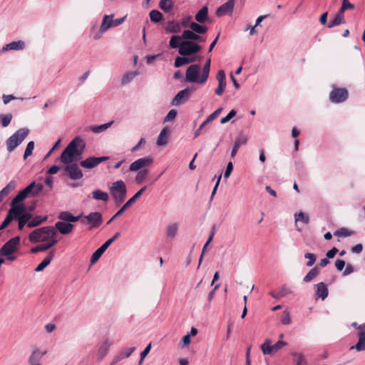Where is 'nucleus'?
I'll list each match as a JSON object with an SVG mask.
<instances>
[{
    "label": "nucleus",
    "instance_id": "nucleus-1",
    "mask_svg": "<svg viewBox=\"0 0 365 365\" xmlns=\"http://www.w3.org/2000/svg\"><path fill=\"white\" fill-rule=\"evenodd\" d=\"M57 231L52 226H46L36 229L30 233L29 240L32 243H36L51 239H56Z\"/></svg>",
    "mask_w": 365,
    "mask_h": 365
},
{
    "label": "nucleus",
    "instance_id": "nucleus-2",
    "mask_svg": "<svg viewBox=\"0 0 365 365\" xmlns=\"http://www.w3.org/2000/svg\"><path fill=\"white\" fill-rule=\"evenodd\" d=\"M109 191L116 205L122 204L126 197L127 187L122 180H117L111 184Z\"/></svg>",
    "mask_w": 365,
    "mask_h": 365
},
{
    "label": "nucleus",
    "instance_id": "nucleus-3",
    "mask_svg": "<svg viewBox=\"0 0 365 365\" xmlns=\"http://www.w3.org/2000/svg\"><path fill=\"white\" fill-rule=\"evenodd\" d=\"M21 243V238L19 236L14 237L9 240L0 249V255L6 257L8 260L14 261L16 259V256L12 255L16 252Z\"/></svg>",
    "mask_w": 365,
    "mask_h": 365
},
{
    "label": "nucleus",
    "instance_id": "nucleus-4",
    "mask_svg": "<svg viewBox=\"0 0 365 365\" xmlns=\"http://www.w3.org/2000/svg\"><path fill=\"white\" fill-rule=\"evenodd\" d=\"M29 130L27 128H22L17 130L12 135L6 140V148L9 153L15 150L29 135Z\"/></svg>",
    "mask_w": 365,
    "mask_h": 365
},
{
    "label": "nucleus",
    "instance_id": "nucleus-5",
    "mask_svg": "<svg viewBox=\"0 0 365 365\" xmlns=\"http://www.w3.org/2000/svg\"><path fill=\"white\" fill-rule=\"evenodd\" d=\"M23 200L21 198L18 199L17 195L12 200L11 208L9 210L8 214L12 217L13 220H16L27 212L26 205L21 202Z\"/></svg>",
    "mask_w": 365,
    "mask_h": 365
},
{
    "label": "nucleus",
    "instance_id": "nucleus-6",
    "mask_svg": "<svg viewBox=\"0 0 365 365\" xmlns=\"http://www.w3.org/2000/svg\"><path fill=\"white\" fill-rule=\"evenodd\" d=\"M43 189V186L41 183H36L35 181L30 183L24 189L21 190L16 195L18 199L21 198L25 200L29 196L36 197L37 196Z\"/></svg>",
    "mask_w": 365,
    "mask_h": 365
},
{
    "label": "nucleus",
    "instance_id": "nucleus-7",
    "mask_svg": "<svg viewBox=\"0 0 365 365\" xmlns=\"http://www.w3.org/2000/svg\"><path fill=\"white\" fill-rule=\"evenodd\" d=\"M349 92L345 88H337L333 86L332 91L329 93V101L334 103H341L347 100Z\"/></svg>",
    "mask_w": 365,
    "mask_h": 365
},
{
    "label": "nucleus",
    "instance_id": "nucleus-8",
    "mask_svg": "<svg viewBox=\"0 0 365 365\" xmlns=\"http://www.w3.org/2000/svg\"><path fill=\"white\" fill-rule=\"evenodd\" d=\"M201 47L190 41H184L180 43L178 52L181 56H187L198 53Z\"/></svg>",
    "mask_w": 365,
    "mask_h": 365
},
{
    "label": "nucleus",
    "instance_id": "nucleus-9",
    "mask_svg": "<svg viewBox=\"0 0 365 365\" xmlns=\"http://www.w3.org/2000/svg\"><path fill=\"white\" fill-rule=\"evenodd\" d=\"M85 147L86 143L83 138L80 136H76L66 147V149L75 156H78L82 154Z\"/></svg>",
    "mask_w": 365,
    "mask_h": 365
},
{
    "label": "nucleus",
    "instance_id": "nucleus-10",
    "mask_svg": "<svg viewBox=\"0 0 365 365\" xmlns=\"http://www.w3.org/2000/svg\"><path fill=\"white\" fill-rule=\"evenodd\" d=\"M146 190V186L141 187L132 197H130L121 208L108 221L110 224L114 219L121 215L129 207H130L138 199H139Z\"/></svg>",
    "mask_w": 365,
    "mask_h": 365
},
{
    "label": "nucleus",
    "instance_id": "nucleus-11",
    "mask_svg": "<svg viewBox=\"0 0 365 365\" xmlns=\"http://www.w3.org/2000/svg\"><path fill=\"white\" fill-rule=\"evenodd\" d=\"M153 163V158L150 155L138 158L130 165L129 171L135 172L143 169H147L146 167L150 166Z\"/></svg>",
    "mask_w": 365,
    "mask_h": 365
},
{
    "label": "nucleus",
    "instance_id": "nucleus-12",
    "mask_svg": "<svg viewBox=\"0 0 365 365\" xmlns=\"http://www.w3.org/2000/svg\"><path fill=\"white\" fill-rule=\"evenodd\" d=\"M287 343L283 341H278L274 344L271 345L269 340H266L262 345L261 349L264 354L273 355L281 348L286 346Z\"/></svg>",
    "mask_w": 365,
    "mask_h": 365
},
{
    "label": "nucleus",
    "instance_id": "nucleus-13",
    "mask_svg": "<svg viewBox=\"0 0 365 365\" xmlns=\"http://www.w3.org/2000/svg\"><path fill=\"white\" fill-rule=\"evenodd\" d=\"M195 91L194 88H186L179 91L172 100L173 106H179L182 103L187 101L190 95Z\"/></svg>",
    "mask_w": 365,
    "mask_h": 365
},
{
    "label": "nucleus",
    "instance_id": "nucleus-14",
    "mask_svg": "<svg viewBox=\"0 0 365 365\" xmlns=\"http://www.w3.org/2000/svg\"><path fill=\"white\" fill-rule=\"evenodd\" d=\"M109 159L108 156L103 157H89L82 161L80 162V165L81 167L86 169H92L100 163L107 160Z\"/></svg>",
    "mask_w": 365,
    "mask_h": 365
},
{
    "label": "nucleus",
    "instance_id": "nucleus-15",
    "mask_svg": "<svg viewBox=\"0 0 365 365\" xmlns=\"http://www.w3.org/2000/svg\"><path fill=\"white\" fill-rule=\"evenodd\" d=\"M86 223L89 225V229H93L100 226L103 222L102 215L99 212L89 213L84 217Z\"/></svg>",
    "mask_w": 365,
    "mask_h": 365
},
{
    "label": "nucleus",
    "instance_id": "nucleus-16",
    "mask_svg": "<svg viewBox=\"0 0 365 365\" xmlns=\"http://www.w3.org/2000/svg\"><path fill=\"white\" fill-rule=\"evenodd\" d=\"M200 69V67L197 64L190 66L186 71L185 81L189 83H199L200 79L198 78V75Z\"/></svg>",
    "mask_w": 365,
    "mask_h": 365
},
{
    "label": "nucleus",
    "instance_id": "nucleus-17",
    "mask_svg": "<svg viewBox=\"0 0 365 365\" xmlns=\"http://www.w3.org/2000/svg\"><path fill=\"white\" fill-rule=\"evenodd\" d=\"M358 332V342L350 347V349H356L357 351H365V324L359 325L357 327Z\"/></svg>",
    "mask_w": 365,
    "mask_h": 365
},
{
    "label": "nucleus",
    "instance_id": "nucleus-18",
    "mask_svg": "<svg viewBox=\"0 0 365 365\" xmlns=\"http://www.w3.org/2000/svg\"><path fill=\"white\" fill-rule=\"evenodd\" d=\"M235 3V0H228L227 1L222 4L216 10V16L218 17L222 16L224 15L231 16L234 10Z\"/></svg>",
    "mask_w": 365,
    "mask_h": 365
},
{
    "label": "nucleus",
    "instance_id": "nucleus-19",
    "mask_svg": "<svg viewBox=\"0 0 365 365\" xmlns=\"http://www.w3.org/2000/svg\"><path fill=\"white\" fill-rule=\"evenodd\" d=\"M64 171L72 180H79L83 176L82 171L79 169L77 164L76 163L65 166Z\"/></svg>",
    "mask_w": 365,
    "mask_h": 365
},
{
    "label": "nucleus",
    "instance_id": "nucleus-20",
    "mask_svg": "<svg viewBox=\"0 0 365 365\" xmlns=\"http://www.w3.org/2000/svg\"><path fill=\"white\" fill-rule=\"evenodd\" d=\"M46 354V351H41L38 348L34 349L29 359L30 365H41V360L43 356Z\"/></svg>",
    "mask_w": 365,
    "mask_h": 365
},
{
    "label": "nucleus",
    "instance_id": "nucleus-21",
    "mask_svg": "<svg viewBox=\"0 0 365 365\" xmlns=\"http://www.w3.org/2000/svg\"><path fill=\"white\" fill-rule=\"evenodd\" d=\"M54 228L62 235H68L72 232L73 229V225L71 223L58 221L55 224Z\"/></svg>",
    "mask_w": 365,
    "mask_h": 365
},
{
    "label": "nucleus",
    "instance_id": "nucleus-22",
    "mask_svg": "<svg viewBox=\"0 0 365 365\" xmlns=\"http://www.w3.org/2000/svg\"><path fill=\"white\" fill-rule=\"evenodd\" d=\"M110 241L105 242L99 248H98L92 255L91 258V264H94L96 262L101 255L104 253V252L108 249V247L110 245L109 244Z\"/></svg>",
    "mask_w": 365,
    "mask_h": 365
},
{
    "label": "nucleus",
    "instance_id": "nucleus-23",
    "mask_svg": "<svg viewBox=\"0 0 365 365\" xmlns=\"http://www.w3.org/2000/svg\"><path fill=\"white\" fill-rule=\"evenodd\" d=\"M113 344V341H111L109 339H106L103 341L101 345L100 346L98 351V356L99 360L103 359L107 353L108 352V350L110 347V346Z\"/></svg>",
    "mask_w": 365,
    "mask_h": 365
},
{
    "label": "nucleus",
    "instance_id": "nucleus-24",
    "mask_svg": "<svg viewBox=\"0 0 365 365\" xmlns=\"http://www.w3.org/2000/svg\"><path fill=\"white\" fill-rule=\"evenodd\" d=\"M57 242H58V240L56 239H51L46 244L39 245L36 247L31 248V252L32 253H37L39 252H45L46 250H49L53 245H55Z\"/></svg>",
    "mask_w": 365,
    "mask_h": 365
},
{
    "label": "nucleus",
    "instance_id": "nucleus-25",
    "mask_svg": "<svg viewBox=\"0 0 365 365\" xmlns=\"http://www.w3.org/2000/svg\"><path fill=\"white\" fill-rule=\"evenodd\" d=\"M55 255V251L51 250L48 255L43 259V260L39 263L35 268L36 272L43 271L52 261Z\"/></svg>",
    "mask_w": 365,
    "mask_h": 365
},
{
    "label": "nucleus",
    "instance_id": "nucleus-26",
    "mask_svg": "<svg viewBox=\"0 0 365 365\" xmlns=\"http://www.w3.org/2000/svg\"><path fill=\"white\" fill-rule=\"evenodd\" d=\"M316 295L322 300L325 299L329 294L327 286L324 282H319L315 285Z\"/></svg>",
    "mask_w": 365,
    "mask_h": 365
},
{
    "label": "nucleus",
    "instance_id": "nucleus-27",
    "mask_svg": "<svg viewBox=\"0 0 365 365\" xmlns=\"http://www.w3.org/2000/svg\"><path fill=\"white\" fill-rule=\"evenodd\" d=\"M82 215H80L78 216H73L71 213H70L68 211H63L59 213L58 215V219L64 222H75L79 220V219L81 217Z\"/></svg>",
    "mask_w": 365,
    "mask_h": 365
},
{
    "label": "nucleus",
    "instance_id": "nucleus-28",
    "mask_svg": "<svg viewBox=\"0 0 365 365\" xmlns=\"http://www.w3.org/2000/svg\"><path fill=\"white\" fill-rule=\"evenodd\" d=\"M75 157L76 156L74 155H73L71 153H70L68 150L65 148L60 156V160L61 163L66 165H68L70 164H72L73 161L75 159Z\"/></svg>",
    "mask_w": 365,
    "mask_h": 365
},
{
    "label": "nucleus",
    "instance_id": "nucleus-29",
    "mask_svg": "<svg viewBox=\"0 0 365 365\" xmlns=\"http://www.w3.org/2000/svg\"><path fill=\"white\" fill-rule=\"evenodd\" d=\"M208 18V8L207 6H203L202 9L199 10V11L195 14V20L202 24L207 21Z\"/></svg>",
    "mask_w": 365,
    "mask_h": 365
},
{
    "label": "nucleus",
    "instance_id": "nucleus-30",
    "mask_svg": "<svg viewBox=\"0 0 365 365\" xmlns=\"http://www.w3.org/2000/svg\"><path fill=\"white\" fill-rule=\"evenodd\" d=\"M247 142L246 137H239L236 139L234 147L231 151V158H234L237 153V151L241 145H245Z\"/></svg>",
    "mask_w": 365,
    "mask_h": 365
},
{
    "label": "nucleus",
    "instance_id": "nucleus-31",
    "mask_svg": "<svg viewBox=\"0 0 365 365\" xmlns=\"http://www.w3.org/2000/svg\"><path fill=\"white\" fill-rule=\"evenodd\" d=\"M210 64L211 60L210 58H208L203 66L202 76L199 81L200 83L203 84L207 81L210 73Z\"/></svg>",
    "mask_w": 365,
    "mask_h": 365
},
{
    "label": "nucleus",
    "instance_id": "nucleus-32",
    "mask_svg": "<svg viewBox=\"0 0 365 365\" xmlns=\"http://www.w3.org/2000/svg\"><path fill=\"white\" fill-rule=\"evenodd\" d=\"M16 186V182L15 180H11L9 182V184L4 187L1 191H0V202L3 200V199L7 196L9 192L14 190Z\"/></svg>",
    "mask_w": 365,
    "mask_h": 365
},
{
    "label": "nucleus",
    "instance_id": "nucleus-33",
    "mask_svg": "<svg viewBox=\"0 0 365 365\" xmlns=\"http://www.w3.org/2000/svg\"><path fill=\"white\" fill-rule=\"evenodd\" d=\"M25 46V43L23 41H12L6 44L3 47L4 51L8 50H22Z\"/></svg>",
    "mask_w": 365,
    "mask_h": 365
},
{
    "label": "nucleus",
    "instance_id": "nucleus-34",
    "mask_svg": "<svg viewBox=\"0 0 365 365\" xmlns=\"http://www.w3.org/2000/svg\"><path fill=\"white\" fill-rule=\"evenodd\" d=\"M135 350V347L133 346V347L127 348L125 349L120 351L119 352V354H118V356H116V359H115L114 363H117V362L123 360V359L128 358Z\"/></svg>",
    "mask_w": 365,
    "mask_h": 365
},
{
    "label": "nucleus",
    "instance_id": "nucleus-35",
    "mask_svg": "<svg viewBox=\"0 0 365 365\" xmlns=\"http://www.w3.org/2000/svg\"><path fill=\"white\" fill-rule=\"evenodd\" d=\"M345 19L344 14L340 13L339 11L336 14L334 19L329 22L328 24V28L331 29L334 26H339L341 24H345Z\"/></svg>",
    "mask_w": 365,
    "mask_h": 365
},
{
    "label": "nucleus",
    "instance_id": "nucleus-36",
    "mask_svg": "<svg viewBox=\"0 0 365 365\" xmlns=\"http://www.w3.org/2000/svg\"><path fill=\"white\" fill-rule=\"evenodd\" d=\"M32 218V215L28 212L18 217L16 220L19 221L18 227L19 230H22L24 227L28 224L30 220Z\"/></svg>",
    "mask_w": 365,
    "mask_h": 365
},
{
    "label": "nucleus",
    "instance_id": "nucleus-37",
    "mask_svg": "<svg viewBox=\"0 0 365 365\" xmlns=\"http://www.w3.org/2000/svg\"><path fill=\"white\" fill-rule=\"evenodd\" d=\"M182 38L185 41H195L200 39V36L192 30H185L182 32Z\"/></svg>",
    "mask_w": 365,
    "mask_h": 365
},
{
    "label": "nucleus",
    "instance_id": "nucleus-38",
    "mask_svg": "<svg viewBox=\"0 0 365 365\" xmlns=\"http://www.w3.org/2000/svg\"><path fill=\"white\" fill-rule=\"evenodd\" d=\"M92 195L93 197L97 200L107 202L109 199L108 194L106 192L102 191L101 190H95L93 191Z\"/></svg>",
    "mask_w": 365,
    "mask_h": 365
},
{
    "label": "nucleus",
    "instance_id": "nucleus-39",
    "mask_svg": "<svg viewBox=\"0 0 365 365\" xmlns=\"http://www.w3.org/2000/svg\"><path fill=\"white\" fill-rule=\"evenodd\" d=\"M190 28L191 29L192 31L199 34H205L207 31V26L201 25L195 22H192L190 24Z\"/></svg>",
    "mask_w": 365,
    "mask_h": 365
},
{
    "label": "nucleus",
    "instance_id": "nucleus-40",
    "mask_svg": "<svg viewBox=\"0 0 365 365\" xmlns=\"http://www.w3.org/2000/svg\"><path fill=\"white\" fill-rule=\"evenodd\" d=\"M159 7L165 13H169L173 7V0H160Z\"/></svg>",
    "mask_w": 365,
    "mask_h": 365
},
{
    "label": "nucleus",
    "instance_id": "nucleus-41",
    "mask_svg": "<svg viewBox=\"0 0 365 365\" xmlns=\"http://www.w3.org/2000/svg\"><path fill=\"white\" fill-rule=\"evenodd\" d=\"M319 274V270L317 266L314 267L304 277V282H309Z\"/></svg>",
    "mask_w": 365,
    "mask_h": 365
},
{
    "label": "nucleus",
    "instance_id": "nucleus-42",
    "mask_svg": "<svg viewBox=\"0 0 365 365\" xmlns=\"http://www.w3.org/2000/svg\"><path fill=\"white\" fill-rule=\"evenodd\" d=\"M46 220H47L46 216H45V217L36 216L35 217H34L31 220H30L28 222L27 227L29 228L36 227V226L41 225V223L44 222L45 221H46Z\"/></svg>",
    "mask_w": 365,
    "mask_h": 365
},
{
    "label": "nucleus",
    "instance_id": "nucleus-43",
    "mask_svg": "<svg viewBox=\"0 0 365 365\" xmlns=\"http://www.w3.org/2000/svg\"><path fill=\"white\" fill-rule=\"evenodd\" d=\"M138 171V172L135 178V181L137 184H141L147 178L149 172L148 169H143Z\"/></svg>",
    "mask_w": 365,
    "mask_h": 365
},
{
    "label": "nucleus",
    "instance_id": "nucleus-44",
    "mask_svg": "<svg viewBox=\"0 0 365 365\" xmlns=\"http://www.w3.org/2000/svg\"><path fill=\"white\" fill-rule=\"evenodd\" d=\"M167 30L173 34L179 33L181 30V24L175 21H170L168 22Z\"/></svg>",
    "mask_w": 365,
    "mask_h": 365
},
{
    "label": "nucleus",
    "instance_id": "nucleus-45",
    "mask_svg": "<svg viewBox=\"0 0 365 365\" xmlns=\"http://www.w3.org/2000/svg\"><path fill=\"white\" fill-rule=\"evenodd\" d=\"M113 121H110L107 123H104L100 125H93L91 127V130L95 133H100L107 130L112 124Z\"/></svg>",
    "mask_w": 365,
    "mask_h": 365
},
{
    "label": "nucleus",
    "instance_id": "nucleus-46",
    "mask_svg": "<svg viewBox=\"0 0 365 365\" xmlns=\"http://www.w3.org/2000/svg\"><path fill=\"white\" fill-rule=\"evenodd\" d=\"M178 226L176 223L170 224L167 227L166 235L169 238H173L177 235Z\"/></svg>",
    "mask_w": 365,
    "mask_h": 365
},
{
    "label": "nucleus",
    "instance_id": "nucleus-47",
    "mask_svg": "<svg viewBox=\"0 0 365 365\" xmlns=\"http://www.w3.org/2000/svg\"><path fill=\"white\" fill-rule=\"evenodd\" d=\"M12 118H13V115L11 113L1 114L0 115V124L4 128L7 127L10 124V123L12 120Z\"/></svg>",
    "mask_w": 365,
    "mask_h": 365
},
{
    "label": "nucleus",
    "instance_id": "nucleus-48",
    "mask_svg": "<svg viewBox=\"0 0 365 365\" xmlns=\"http://www.w3.org/2000/svg\"><path fill=\"white\" fill-rule=\"evenodd\" d=\"M113 17V15H104L102 23L101 24V31H106L110 29L107 28L106 26L111 23V19Z\"/></svg>",
    "mask_w": 365,
    "mask_h": 365
},
{
    "label": "nucleus",
    "instance_id": "nucleus-49",
    "mask_svg": "<svg viewBox=\"0 0 365 365\" xmlns=\"http://www.w3.org/2000/svg\"><path fill=\"white\" fill-rule=\"evenodd\" d=\"M150 20L155 23H158L163 20V14L158 10H152L150 12Z\"/></svg>",
    "mask_w": 365,
    "mask_h": 365
},
{
    "label": "nucleus",
    "instance_id": "nucleus-50",
    "mask_svg": "<svg viewBox=\"0 0 365 365\" xmlns=\"http://www.w3.org/2000/svg\"><path fill=\"white\" fill-rule=\"evenodd\" d=\"M352 234H353V232L346 227H341L339 230L335 231L334 233V235L335 236H338V237H349Z\"/></svg>",
    "mask_w": 365,
    "mask_h": 365
},
{
    "label": "nucleus",
    "instance_id": "nucleus-51",
    "mask_svg": "<svg viewBox=\"0 0 365 365\" xmlns=\"http://www.w3.org/2000/svg\"><path fill=\"white\" fill-rule=\"evenodd\" d=\"M181 38H182V36H173L170 40V43H169L170 47L171 48H179L180 46V41L181 40Z\"/></svg>",
    "mask_w": 365,
    "mask_h": 365
},
{
    "label": "nucleus",
    "instance_id": "nucleus-52",
    "mask_svg": "<svg viewBox=\"0 0 365 365\" xmlns=\"http://www.w3.org/2000/svg\"><path fill=\"white\" fill-rule=\"evenodd\" d=\"M137 75L138 73L135 71L128 72L125 73L122 78V84H127L130 83Z\"/></svg>",
    "mask_w": 365,
    "mask_h": 365
},
{
    "label": "nucleus",
    "instance_id": "nucleus-53",
    "mask_svg": "<svg viewBox=\"0 0 365 365\" xmlns=\"http://www.w3.org/2000/svg\"><path fill=\"white\" fill-rule=\"evenodd\" d=\"M34 142L30 141L28 143L26 150L24 154V159L26 160L29 156L32 155L33 150L34 149Z\"/></svg>",
    "mask_w": 365,
    "mask_h": 365
},
{
    "label": "nucleus",
    "instance_id": "nucleus-54",
    "mask_svg": "<svg viewBox=\"0 0 365 365\" xmlns=\"http://www.w3.org/2000/svg\"><path fill=\"white\" fill-rule=\"evenodd\" d=\"M354 9V5L349 1V0H343L339 12L344 14V12L347 9Z\"/></svg>",
    "mask_w": 365,
    "mask_h": 365
},
{
    "label": "nucleus",
    "instance_id": "nucleus-55",
    "mask_svg": "<svg viewBox=\"0 0 365 365\" xmlns=\"http://www.w3.org/2000/svg\"><path fill=\"white\" fill-rule=\"evenodd\" d=\"M291 317L289 312L287 310H284L282 312V317H281V322L282 324L288 325L291 323Z\"/></svg>",
    "mask_w": 365,
    "mask_h": 365
},
{
    "label": "nucleus",
    "instance_id": "nucleus-56",
    "mask_svg": "<svg viewBox=\"0 0 365 365\" xmlns=\"http://www.w3.org/2000/svg\"><path fill=\"white\" fill-rule=\"evenodd\" d=\"M125 19H126V16H125L122 18L114 19V20L112 18L111 23L109 25L106 26V27L112 28V27L118 26L121 25L125 21Z\"/></svg>",
    "mask_w": 365,
    "mask_h": 365
},
{
    "label": "nucleus",
    "instance_id": "nucleus-57",
    "mask_svg": "<svg viewBox=\"0 0 365 365\" xmlns=\"http://www.w3.org/2000/svg\"><path fill=\"white\" fill-rule=\"evenodd\" d=\"M302 221L304 224H308L309 222V217L304 212H300L298 214H295V221Z\"/></svg>",
    "mask_w": 365,
    "mask_h": 365
},
{
    "label": "nucleus",
    "instance_id": "nucleus-58",
    "mask_svg": "<svg viewBox=\"0 0 365 365\" xmlns=\"http://www.w3.org/2000/svg\"><path fill=\"white\" fill-rule=\"evenodd\" d=\"M304 257L309 261L306 263L307 267H312L316 262L317 257L314 254L307 252L304 255Z\"/></svg>",
    "mask_w": 365,
    "mask_h": 365
},
{
    "label": "nucleus",
    "instance_id": "nucleus-59",
    "mask_svg": "<svg viewBox=\"0 0 365 365\" xmlns=\"http://www.w3.org/2000/svg\"><path fill=\"white\" fill-rule=\"evenodd\" d=\"M292 356L297 357L296 365H307V361L302 354L293 353Z\"/></svg>",
    "mask_w": 365,
    "mask_h": 365
},
{
    "label": "nucleus",
    "instance_id": "nucleus-60",
    "mask_svg": "<svg viewBox=\"0 0 365 365\" xmlns=\"http://www.w3.org/2000/svg\"><path fill=\"white\" fill-rule=\"evenodd\" d=\"M177 114H178V112L176 110H175V109L170 110L168 112V113L167 114V115L165 116V118H164L163 122L165 123V122L172 121V120H175V118L177 116Z\"/></svg>",
    "mask_w": 365,
    "mask_h": 365
},
{
    "label": "nucleus",
    "instance_id": "nucleus-61",
    "mask_svg": "<svg viewBox=\"0 0 365 365\" xmlns=\"http://www.w3.org/2000/svg\"><path fill=\"white\" fill-rule=\"evenodd\" d=\"M222 110V108H219L216 110H215L212 113L207 116L206 118L207 122L210 123L213 120L217 118V116L220 114Z\"/></svg>",
    "mask_w": 365,
    "mask_h": 365
},
{
    "label": "nucleus",
    "instance_id": "nucleus-62",
    "mask_svg": "<svg viewBox=\"0 0 365 365\" xmlns=\"http://www.w3.org/2000/svg\"><path fill=\"white\" fill-rule=\"evenodd\" d=\"M237 112L235 110H231L229 113L224 118H221V123L225 124L230 121L235 115Z\"/></svg>",
    "mask_w": 365,
    "mask_h": 365
},
{
    "label": "nucleus",
    "instance_id": "nucleus-63",
    "mask_svg": "<svg viewBox=\"0 0 365 365\" xmlns=\"http://www.w3.org/2000/svg\"><path fill=\"white\" fill-rule=\"evenodd\" d=\"M292 292L286 285L282 286L278 291L280 298L290 294Z\"/></svg>",
    "mask_w": 365,
    "mask_h": 365
},
{
    "label": "nucleus",
    "instance_id": "nucleus-64",
    "mask_svg": "<svg viewBox=\"0 0 365 365\" xmlns=\"http://www.w3.org/2000/svg\"><path fill=\"white\" fill-rule=\"evenodd\" d=\"M168 143V136L162 135L160 133L159 134L156 144L159 146L165 145Z\"/></svg>",
    "mask_w": 365,
    "mask_h": 365
}]
</instances>
